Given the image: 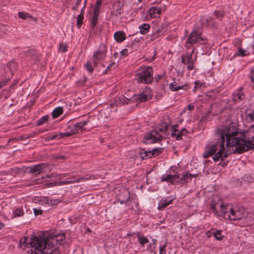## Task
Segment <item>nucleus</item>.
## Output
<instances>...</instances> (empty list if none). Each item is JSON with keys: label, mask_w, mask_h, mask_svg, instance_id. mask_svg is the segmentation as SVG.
I'll return each instance as SVG.
<instances>
[{"label": "nucleus", "mask_w": 254, "mask_h": 254, "mask_svg": "<svg viewBox=\"0 0 254 254\" xmlns=\"http://www.w3.org/2000/svg\"><path fill=\"white\" fill-rule=\"evenodd\" d=\"M65 237L66 234L48 233L39 237H24L20 240V247L30 254H59V250L54 247L62 245Z\"/></svg>", "instance_id": "f257e3e1"}, {"label": "nucleus", "mask_w": 254, "mask_h": 254, "mask_svg": "<svg viewBox=\"0 0 254 254\" xmlns=\"http://www.w3.org/2000/svg\"><path fill=\"white\" fill-rule=\"evenodd\" d=\"M248 132L247 139L241 138L238 129L234 125H231L228 127H222L217 133L220 136V139L225 143L226 145L232 148H237V153H241L254 147V141L250 135L249 129Z\"/></svg>", "instance_id": "f03ea898"}, {"label": "nucleus", "mask_w": 254, "mask_h": 254, "mask_svg": "<svg viewBox=\"0 0 254 254\" xmlns=\"http://www.w3.org/2000/svg\"><path fill=\"white\" fill-rule=\"evenodd\" d=\"M226 145L220 139L219 141L209 143L206 147L203 155L204 158L212 156L215 162L227 157L229 155L237 152V148H232Z\"/></svg>", "instance_id": "7ed1b4c3"}, {"label": "nucleus", "mask_w": 254, "mask_h": 254, "mask_svg": "<svg viewBox=\"0 0 254 254\" xmlns=\"http://www.w3.org/2000/svg\"><path fill=\"white\" fill-rule=\"evenodd\" d=\"M197 175H191L190 174L186 173L184 175H182L180 177L179 175H172L171 174L163 175L161 178L162 182L166 181L170 182L171 184H174L176 183H180L182 181L183 184H185L188 182L189 180H191L192 177H195Z\"/></svg>", "instance_id": "20e7f679"}, {"label": "nucleus", "mask_w": 254, "mask_h": 254, "mask_svg": "<svg viewBox=\"0 0 254 254\" xmlns=\"http://www.w3.org/2000/svg\"><path fill=\"white\" fill-rule=\"evenodd\" d=\"M212 211L218 216L223 215L225 219H227V207L224 205L222 200L218 197H215L212 199L211 205Z\"/></svg>", "instance_id": "39448f33"}, {"label": "nucleus", "mask_w": 254, "mask_h": 254, "mask_svg": "<svg viewBox=\"0 0 254 254\" xmlns=\"http://www.w3.org/2000/svg\"><path fill=\"white\" fill-rule=\"evenodd\" d=\"M137 82L149 83L153 80V70L151 67L147 66L141 68L136 74Z\"/></svg>", "instance_id": "423d86ee"}, {"label": "nucleus", "mask_w": 254, "mask_h": 254, "mask_svg": "<svg viewBox=\"0 0 254 254\" xmlns=\"http://www.w3.org/2000/svg\"><path fill=\"white\" fill-rule=\"evenodd\" d=\"M230 215L228 213L227 219L231 220H240L245 218L248 215V213L244 207H238L236 209L231 208L229 210Z\"/></svg>", "instance_id": "0eeeda50"}, {"label": "nucleus", "mask_w": 254, "mask_h": 254, "mask_svg": "<svg viewBox=\"0 0 254 254\" xmlns=\"http://www.w3.org/2000/svg\"><path fill=\"white\" fill-rule=\"evenodd\" d=\"M196 43L204 44H205V40H203L198 32L193 31L188 38L186 46L189 48Z\"/></svg>", "instance_id": "6e6552de"}, {"label": "nucleus", "mask_w": 254, "mask_h": 254, "mask_svg": "<svg viewBox=\"0 0 254 254\" xmlns=\"http://www.w3.org/2000/svg\"><path fill=\"white\" fill-rule=\"evenodd\" d=\"M106 54V46L103 44L100 45L98 50L92 56L93 64L96 65L98 61L102 60L105 57Z\"/></svg>", "instance_id": "1a4fd4ad"}, {"label": "nucleus", "mask_w": 254, "mask_h": 254, "mask_svg": "<svg viewBox=\"0 0 254 254\" xmlns=\"http://www.w3.org/2000/svg\"><path fill=\"white\" fill-rule=\"evenodd\" d=\"M152 97V93L150 89L146 88L141 93L135 95L132 99L135 100H138L140 102H145Z\"/></svg>", "instance_id": "9d476101"}, {"label": "nucleus", "mask_w": 254, "mask_h": 254, "mask_svg": "<svg viewBox=\"0 0 254 254\" xmlns=\"http://www.w3.org/2000/svg\"><path fill=\"white\" fill-rule=\"evenodd\" d=\"M162 152L161 148H155L152 151H147L144 149L140 150L139 154L142 159H145L148 158H151L154 156L159 155Z\"/></svg>", "instance_id": "9b49d317"}, {"label": "nucleus", "mask_w": 254, "mask_h": 254, "mask_svg": "<svg viewBox=\"0 0 254 254\" xmlns=\"http://www.w3.org/2000/svg\"><path fill=\"white\" fill-rule=\"evenodd\" d=\"M145 138L147 141V143H152L161 139L162 137L156 131L153 130L150 133L147 134L145 136Z\"/></svg>", "instance_id": "f8f14e48"}, {"label": "nucleus", "mask_w": 254, "mask_h": 254, "mask_svg": "<svg viewBox=\"0 0 254 254\" xmlns=\"http://www.w3.org/2000/svg\"><path fill=\"white\" fill-rule=\"evenodd\" d=\"M47 167V165L46 164L42 163L31 166L27 169H29V171L31 173H37L38 174H39L42 172H45Z\"/></svg>", "instance_id": "ddd939ff"}, {"label": "nucleus", "mask_w": 254, "mask_h": 254, "mask_svg": "<svg viewBox=\"0 0 254 254\" xmlns=\"http://www.w3.org/2000/svg\"><path fill=\"white\" fill-rule=\"evenodd\" d=\"M182 63L187 65L189 70H191L193 67V60L191 58V55H183L181 57Z\"/></svg>", "instance_id": "4468645a"}, {"label": "nucleus", "mask_w": 254, "mask_h": 254, "mask_svg": "<svg viewBox=\"0 0 254 254\" xmlns=\"http://www.w3.org/2000/svg\"><path fill=\"white\" fill-rule=\"evenodd\" d=\"M118 198L121 203H124L127 202L129 198V192L127 190L123 189L118 195Z\"/></svg>", "instance_id": "2eb2a0df"}, {"label": "nucleus", "mask_w": 254, "mask_h": 254, "mask_svg": "<svg viewBox=\"0 0 254 254\" xmlns=\"http://www.w3.org/2000/svg\"><path fill=\"white\" fill-rule=\"evenodd\" d=\"M77 133V130H71L70 132H66V133H62L61 132L59 134L54 135L51 137H48L46 139V140L50 141V140L58 139L61 138L63 137L69 136H70L74 133Z\"/></svg>", "instance_id": "dca6fc26"}, {"label": "nucleus", "mask_w": 254, "mask_h": 254, "mask_svg": "<svg viewBox=\"0 0 254 254\" xmlns=\"http://www.w3.org/2000/svg\"><path fill=\"white\" fill-rule=\"evenodd\" d=\"M161 13V8L155 7L150 8L148 11L149 16L152 18L158 17Z\"/></svg>", "instance_id": "f3484780"}, {"label": "nucleus", "mask_w": 254, "mask_h": 254, "mask_svg": "<svg viewBox=\"0 0 254 254\" xmlns=\"http://www.w3.org/2000/svg\"><path fill=\"white\" fill-rule=\"evenodd\" d=\"M172 202V199L168 200L167 199H163L159 202L158 209L160 210H162L171 203Z\"/></svg>", "instance_id": "a211bd4d"}, {"label": "nucleus", "mask_w": 254, "mask_h": 254, "mask_svg": "<svg viewBox=\"0 0 254 254\" xmlns=\"http://www.w3.org/2000/svg\"><path fill=\"white\" fill-rule=\"evenodd\" d=\"M18 16L20 18H21L23 20H26L28 18H31L32 20L35 22L37 21V19L36 17L32 16L28 13H25L24 12H19L18 13Z\"/></svg>", "instance_id": "6ab92c4d"}, {"label": "nucleus", "mask_w": 254, "mask_h": 254, "mask_svg": "<svg viewBox=\"0 0 254 254\" xmlns=\"http://www.w3.org/2000/svg\"><path fill=\"white\" fill-rule=\"evenodd\" d=\"M170 88L172 91H177L181 89H187V86L180 85L177 83L176 81H174L170 84Z\"/></svg>", "instance_id": "aec40b11"}, {"label": "nucleus", "mask_w": 254, "mask_h": 254, "mask_svg": "<svg viewBox=\"0 0 254 254\" xmlns=\"http://www.w3.org/2000/svg\"><path fill=\"white\" fill-rule=\"evenodd\" d=\"M246 117L248 122H253L254 120V111L251 109L246 110Z\"/></svg>", "instance_id": "412c9836"}, {"label": "nucleus", "mask_w": 254, "mask_h": 254, "mask_svg": "<svg viewBox=\"0 0 254 254\" xmlns=\"http://www.w3.org/2000/svg\"><path fill=\"white\" fill-rule=\"evenodd\" d=\"M114 38L117 41L121 42L124 41L125 39V36L123 32H117L114 34Z\"/></svg>", "instance_id": "4be33fe9"}, {"label": "nucleus", "mask_w": 254, "mask_h": 254, "mask_svg": "<svg viewBox=\"0 0 254 254\" xmlns=\"http://www.w3.org/2000/svg\"><path fill=\"white\" fill-rule=\"evenodd\" d=\"M139 28L140 32L142 34H145L148 32L150 29V26L148 24L144 23L140 25Z\"/></svg>", "instance_id": "5701e85b"}, {"label": "nucleus", "mask_w": 254, "mask_h": 254, "mask_svg": "<svg viewBox=\"0 0 254 254\" xmlns=\"http://www.w3.org/2000/svg\"><path fill=\"white\" fill-rule=\"evenodd\" d=\"M63 112V110L62 107H58L56 108L52 113L53 118H56L61 115Z\"/></svg>", "instance_id": "b1692460"}, {"label": "nucleus", "mask_w": 254, "mask_h": 254, "mask_svg": "<svg viewBox=\"0 0 254 254\" xmlns=\"http://www.w3.org/2000/svg\"><path fill=\"white\" fill-rule=\"evenodd\" d=\"M24 215V211L23 210V208H16L13 214V217H21Z\"/></svg>", "instance_id": "393cba45"}, {"label": "nucleus", "mask_w": 254, "mask_h": 254, "mask_svg": "<svg viewBox=\"0 0 254 254\" xmlns=\"http://www.w3.org/2000/svg\"><path fill=\"white\" fill-rule=\"evenodd\" d=\"M222 232L221 230H216L213 232L212 234L216 239L220 241L223 238V236L221 235Z\"/></svg>", "instance_id": "a878e982"}, {"label": "nucleus", "mask_w": 254, "mask_h": 254, "mask_svg": "<svg viewBox=\"0 0 254 254\" xmlns=\"http://www.w3.org/2000/svg\"><path fill=\"white\" fill-rule=\"evenodd\" d=\"M87 123V121H84L83 122H79L77 124H75L74 125V127H75L74 129L73 130H77V132L78 131V129H82L84 126H85Z\"/></svg>", "instance_id": "bb28decb"}, {"label": "nucleus", "mask_w": 254, "mask_h": 254, "mask_svg": "<svg viewBox=\"0 0 254 254\" xmlns=\"http://www.w3.org/2000/svg\"><path fill=\"white\" fill-rule=\"evenodd\" d=\"M187 129L186 128H183L181 130V131L179 132V133H177L176 139L177 140H179L182 139V137L183 135H185L187 134Z\"/></svg>", "instance_id": "cd10ccee"}, {"label": "nucleus", "mask_w": 254, "mask_h": 254, "mask_svg": "<svg viewBox=\"0 0 254 254\" xmlns=\"http://www.w3.org/2000/svg\"><path fill=\"white\" fill-rule=\"evenodd\" d=\"M137 237L139 243H140V245L142 246L148 242V239L145 237L137 235Z\"/></svg>", "instance_id": "c85d7f7f"}, {"label": "nucleus", "mask_w": 254, "mask_h": 254, "mask_svg": "<svg viewBox=\"0 0 254 254\" xmlns=\"http://www.w3.org/2000/svg\"><path fill=\"white\" fill-rule=\"evenodd\" d=\"M35 202L37 203V202H41V204H46L48 202V197H37L35 199Z\"/></svg>", "instance_id": "c756f323"}, {"label": "nucleus", "mask_w": 254, "mask_h": 254, "mask_svg": "<svg viewBox=\"0 0 254 254\" xmlns=\"http://www.w3.org/2000/svg\"><path fill=\"white\" fill-rule=\"evenodd\" d=\"M98 17V16L93 14L92 17L91 19V28L92 30L96 25Z\"/></svg>", "instance_id": "7c9ffc66"}, {"label": "nucleus", "mask_w": 254, "mask_h": 254, "mask_svg": "<svg viewBox=\"0 0 254 254\" xmlns=\"http://www.w3.org/2000/svg\"><path fill=\"white\" fill-rule=\"evenodd\" d=\"M205 22H206V24L209 26H211V27H215V23L213 18H212L211 17H207L205 19Z\"/></svg>", "instance_id": "2f4dec72"}, {"label": "nucleus", "mask_w": 254, "mask_h": 254, "mask_svg": "<svg viewBox=\"0 0 254 254\" xmlns=\"http://www.w3.org/2000/svg\"><path fill=\"white\" fill-rule=\"evenodd\" d=\"M68 46L65 43L62 42L59 46V50L61 52H65L67 51Z\"/></svg>", "instance_id": "473e14b6"}, {"label": "nucleus", "mask_w": 254, "mask_h": 254, "mask_svg": "<svg viewBox=\"0 0 254 254\" xmlns=\"http://www.w3.org/2000/svg\"><path fill=\"white\" fill-rule=\"evenodd\" d=\"M168 128V125L165 123H163L161 125L160 127L159 128V130L160 131L166 133Z\"/></svg>", "instance_id": "72a5a7b5"}, {"label": "nucleus", "mask_w": 254, "mask_h": 254, "mask_svg": "<svg viewBox=\"0 0 254 254\" xmlns=\"http://www.w3.org/2000/svg\"><path fill=\"white\" fill-rule=\"evenodd\" d=\"M48 119H49V117L48 116H45L42 117L38 121L37 125L38 126L42 125V124H43L45 123H46V122H47L48 120Z\"/></svg>", "instance_id": "f704fd0d"}, {"label": "nucleus", "mask_w": 254, "mask_h": 254, "mask_svg": "<svg viewBox=\"0 0 254 254\" xmlns=\"http://www.w3.org/2000/svg\"><path fill=\"white\" fill-rule=\"evenodd\" d=\"M82 178H79L76 180L71 179L69 181H64L62 183H61V184L64 185V184H72L74 183H78L80 181V180H82Z\"/></svg>", "instance_id": "c9c22d12"}, {"label": "nucleus", "mask_w": 254, "mask_h": 254, "mask_svg": "<svg viewBox=\"0 0 254 254\" xmlns=\"http://www.w3.org/2000/svg\"><path fill=\"white\" fill-rule=\"evenodd\" d=\"M83 20V16L82 13H81L80 14L78 15L77 18V25L78 27L79 28L82 23V21Z\"/></svg>", "instance_id": "e433bc0d"}, {"label": "nucleus", "mask_w": 254, "mask_h": 254, "mask_svg": "<svg viewBox=\"0 0 254 254\" xmlns=\"http://www.w3.org/2000/svg\"><path fill=\"white\" fill-rule=\"evenodd\" d=\"M194 83L195 86L193 90L194 92H195L197 90L200 89L201 86L203 85V84L201 83L199 81H196Z\"/></svg>", "instance_id": "4c0bfd02"}, {"label": "nucleus", "mask_w": 254, "mask_h": 254, "mask_svg": "<svg viewBox=\"0 0 254 254\" xmlns=\"http://www.w3.org/2000/svg\"><path fill=\"white\" fill-rule=\"evenodd\" d=\"M247 54H248L247 51L243 50L240 48L238 50V53H236L235 54V55L244 56Z\"/></svg>", "instance_id": "58836bf2"}, {"label": "nucleus", "mask_w": 254, "mask_h": 254, "mask_svg": "<svg viewBox=\"0 0 254 254\" xmlns=\"http://www.w3.org/2000/svg\"><path fill=\"white\" fill-rule=\"evenodd\" d=\"M85 66L86 67V69L89 71L90 73L92 72L93 71V68L91 65V64L90 63H87L85 64Z\"/></svg>", "instance_id": "ea45409f"}, {"label": "nucleus", "mask_w": 254, "mask_h": 254, "mask_svg": "<svg viewBox=\"0 0 254 254\" xmlns=\"http://www.w3.org/2000/svg\"><path fill=\"white\" fill-rule=\"evenodd\" d=\"M244 98V95L239 94H237L234 98V101H238L242 100Z\"/></svg>", "instance_id": "a19ab883"}, {"label": "nucleus", "mask_w": 254, "mask_h": 254, "mask_svg": "<svg viewBox=\"0 0 254 254\" xmlns=\"http://www.w3.org/2000/svg\"><path fill=\"white\" fill-rule=\"evenodd\" d=\"M167 246V242H166L163 246L160 247L159 253L160 254H165V249Z\"/></svg>", "instance_id": "79ce46f5"}, {"label": "nucleus", "mask_w": 254, "mask_h": 254, "mask_svg": "<svg viewBox=\"0 0 254 254\" xmlns=\"http://www.w3.org/2000/svg\"><path fill=\"white\" fill-rule=\"evenodd\" d=\"M249 133L254 141V126H252L249 128Z\"/></svg>", "instance_id": "37998d69"}, {"label": "nucleus", "mask_w": 254, "mask_h": 254, "mask_svg": "<svg viewBox=\"0 0 254 254\" xmlns=\"http://www.w3.org/2000/svg\"><path fill=\"white\" fill-rule=\"evenodd\" d=\"M178 125H174L172 127V133L171 134L172 136H176L177 135L176 132L178 131V130L176 129V127H178Z\"/></svg>", "instance_id": "c03bdc74"}, {"label": "nucleus", "mask_w": 254, "mask_h": 254, "mask_svg": "<svg viewBox=\"0 0 254 254\" xmlns=\"http://www.w3.org/2000/svg\"><path fill=\"white\" fill-rule=\"evenodd\" d=\"M215 16L218 19H221L223 17V13L220 11H215L214 12Z\"/></svg>", "instance_id": "a18cd8bd"}, {"label": "nucleus", "mask_w": 254, "mask_h": 254, "mask_svg": "<svg viewBox=\"0 0 254 254\" xmlns=\"http://www.w3.org/2000/svg\"><path fill=\"white\" fill-rule=\"evenodd\" d=\"M82 0H77L74 5L72 6L73 10H76L79 4L81 3Z\"/></svg>", "instance_id": "49530a36"}, {"label": "nucleus", "mask_w": 254, "mask_h": 254, "mask_svg": "<svg viewBox=\"0 0 254 254\" xmlns=\"http://www.w3.org/2000/svg\"><path fill=\"white\" fill-rule=\"evenodd\" d=\"M34 213L35 215L37 216L38 215L42 214V210L40 209H34Z\"/></svg>", "instance_id": "de8ad7c7"}, {"label": "nucleus", "mask_w": 254, "mask_h": 254, "mask_svg": "<svg viewBox=\"0 0 254 254\" xmlns=\"http://www.w3.org/2000/svg\"><path fill=\"white\" fill-rule=\"evenodd\" d=\"M100 7L95 6L93 14L98 16V14L100 11Z\"/></svg>", "instance_id": "09e8293b"}, {"label": "nucleus", "mask_w": 254, "mask_h": 254, "mask_svg": "<svg viewBox=\"0 0 254 254\" xmlns=\"http://www.w3.org/2000/svg\"><path fill=\"white\" fill-rule=\"evenodd\" d=\"M122 12V10L121 9H118L116 11H114L113 14L115 16H118L121 14Z\"/></svg>", "instance_id": "8fccbe9b"}, {"label": "nucleus", "mask_w": 254, "mask_h": 254, "mask_svg": "<svg viewBox=\"0 0 254 254\" xmlns=\"http://www.w3.org/2000/svg\"><path fill=\"white\" fill-rule=\"evenodd\" d=\"M65 158V157L64 156H63V155H56V156H54L53 157V159H55V160L64 159Z\"/></svg>", "instance_id": "3c124183"}, {"label": "nucleus", "mask_w": 254, "mask_h": 254, "mask_svg": "<svg viewBox=\"0 0 254 254\" xmlns=\"http://www.w3.org/2000/svg\"><path fill=\"white\" fill-rule=\"evenodd\" d=\"M130 100L128 98H127V97H123L122 98V101L123 102L124 104H128V101H130Z\"/></svg>", "instance_id": "603ef678"}, {"label": "nucleus", "mask_w": 254, "mask_h": 254, "mask_svg": "<svg viewBox=\"0 0 254 254\" xmlns=\"http://www.w3.org/2000/svg\"><path fill=\"white\" fill-rule=\"evenodd\" d=\"M82 180H80V181H82V180H89V179H93L94 178V176H90L89 175H86L85 176V177L82 178Z\"/></svg>", "instance_id": "864d4df0"}, {"label": "nucleus", "mask_w": 254, "mask_h": 254, "mask_svg": "<svg viewBox=\"0 0 254 254\" xmlns=\"http://www.w3.org/2000/svg\"><path fill=\"white\" fill-rule=\"evenodd\" d=\"M52 200H53V205H57L61 201V200H60L59 199H52Z\"/></svg>", "instance_id": "5fc2aeb1"}, {"label": "nucleus", "mask_w": 254, "mask_h": 254, "mask_svg": "<svg viewBox=\"0 0 254 254\" xmlns=\"http://www.w3.org/2000/svg\"><path fill=\"white\" fill-rule=\"evenodd\" d=\"M127 52H128L127 50L125 49L121 51V53L122 55L126 56L127 55Z\"/></svg>", "instance_id": "6e6d98bb"}, {"label": "nucleus", "mask_w": 254, "mask_h": 254, "mask_svg": "<svg viewBox=\"0 0 254 254\" xmlns=\"http://www.w3.org/2000/svg\"><path fill=\"white\" fill-rule=\"evenodd\" d=\"M116 65L115 63H113L111 64L107 67V70H110L112 66H115Z\"/></svg>", "instance_id": "4d7b16f0"}, {"label": "nucleus", "mask_w": 254, "mask_h": 254, "mask_svg": "<svg viewBox=\"0 0 254 254\" xmlns=\"http://www.w3.org/2000/svg\"><path fill=\"white\" fill-rule=\"evenodd\" d=\"M102 1L101 0H97L96 2L95 6L100 7V6L102 4Z\"/></svg>", "instance_id": "13d9d810"}, {"label": "nucleus", "mask_w": 254, "mask_h": 254, "mask_svg": "<svg viewBox=\"0 0 254 254\" xmlns=\"http://www.w3.org/2000/svg\"><path fill=\"white\" fill-rule=\"evenodd\" d=\"M6 175H7V174H6L5 172L0 173V180L3 179L4 178L3 177H4Z\"/></svg>", "instance_id": "bf43d9fd"}, {"label": "nucleus", "mask_w": 254, "mask_h": 254, "mask_svg": "<svg viewBox=\"0 0 254 254\" xmlns=\"http://www.w3.org/2000/svg\"><path fill=\"white\" fill-rule=\"evenodd\" d=\"M46 204H48L50 205H53V200L52 199H49L48 198V202L46 203Z\"/></svg>", "instance_id": "052dcab7"}, {"label": "nucleus", "mask_w": 254, "mask_h": 254, "mask_svg": "<svg viewBox=\"0 0 254 254\" xmlns=\"http://www.w3.org/2000/svg\"><path fill=\"white\" fill-rule=\"evenodd\" d=\"M9 79H6L5 81H2L1 82H0V84H1V85H2V87L5 85L6 83L9 81Z\"/></svg>", "instance_id": "680f3d73"}, {"label": "nucleus", "mask_w": 254, "mask_h": 254, "mask_svg": "<svg viewBox=\"0 0 254 254\" xmlns=\"http://www.w3.org/2000/svg\"><path fill=\"white\" fill-rule=\"evenodd\" d=\"M194 106L190 105L188 107V109L189 110L191 111V110H192L194 109Z\"/></svg>", "instance_id": "e2e57ef3"}, {"label": "nucleus", "mask_w": 254, "mask_h": 254, "mask_svg": "<svg viewBox=\"0 0 254 254\" xmlns=\"http://www.w3.org/2000/svg\"><path fill=\"white\" fill-rule=\"evenodd\" d=\"M4 227V225L3 223L0 222V230L2 229Z\"/></svg>", "instance_id": "0e129e2a"}, {"label": "nucleus", "mask_w": 254, "mask_h": 254, "mask_svg": "<svg viewBox=\"0 0 254 254\" xmlns=\"http://www.w3.org/2000/svg\"><path fill=\"white\" fill-rule=\"evenodd\" d=\"M86 2H87V0H84V6H83V9L81 10V12H82V11H83V9L85 8Z\"/></svg>", "instance_id": "69168bd1"}, {"label": "nucleus", "mask_w": 254, "mask_h": 254, "mask_svg": "<svg viewBox=\"0 0 254 254\" xmlns=\"http://www.w3.org/2000/svg\"><path fill=\"white\" fill-rule=\"evenodd\" d=\"M14 65V63H9V64H8V66H11L12 65Z\"/></svg>", "instance_id": "338daca9"}, {"label": "nucleus", "mask_w": 254, "mask_h": 254, "mask_svg": "<svg viewBox=\"0 0 254 254\" xmlns=\"http://www.w3.org/2000/svg\"><path fill=\"white\" fill-rule=\"evenodd\" d=\"M194 50H192L190 54H186V55H191V57H192V54L193 53Z\"/></svg>", "instance_id": "774afa93"}]
</instances>
